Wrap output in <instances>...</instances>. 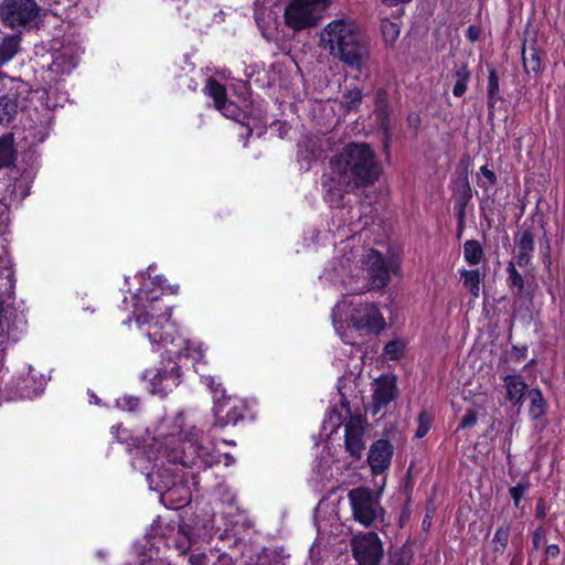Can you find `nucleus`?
I'll list each match as a JSON object with an SVG mask.
<instances>
[{"mask_svg": "<svg viewBox=\"0 0 565 565\" xmlns=\"http://www.w3.org/2000/svg\"><path fill=\"white\" fill-rule=\"evenodd\" d=\"M323 175L324 200L333 207L343 205L347 193L373 185L382 173V164L367 143L350 142L329 161Z\"/></svg>", "mask_w": 565, "mask_h": 565, "instance_id": "obj_1", "label": "nucleus"}, {"mask_svg": "<svg viewBox=\"0 0 565 565\" xmlns=\"http://www.w3.org/2000/svg\"><path fill=\"white\" fill-rule=\"evenodd\" d=\"M156 443L158 459L166 458L168 462L200 470L218 461L213 444L183 412L160 423Z\"/></svg>", "mask_w": 565, "mask_h": 565, "instance_id": "obj_2", "label": "nucleus"}, {"mask_svg": "<svg viewBox=\"0 0 565 565\" xmlns=\"http://www.w3.org/2000/svg\"><path fill=\"white\" fill-rule=\"evenodd\" d=\"M320 45L348 67L361 72L371 57L370 42L351 19H335L320 33Z\"/></svg>", "mask_w": 565, "mask_h": 565, "instance_id": "obj_3", "label": "nucleus"}, {"mask_svg": "<svg viewBox=\"0 0 565 565\" xmlns=\"http://www.w3.org/2000/svg\"><path fill=\"white\" fill-rule=\"evenodd\" d=\"M348 315L354 331L361 334L380 333L385 329L386 322L379 308L374 303L356 302L353 299L343 297L333 309V324L342 341L348 344H356V341L348 332H341L337 327L338 317Z\"/></svg>", "mask_w": 565, "mask_h": 565, "instance_id": "obj_4", "label": "nucleus"}, {"mask_svg": "<svg viewBox=\"0 0 565 565\" xmlns=\"http://www.w3.org/2000/svg\"><path fill=\"white\" fill-rule=\"evenodd\" d=\"M171 307L162 308L150 302L145 311H137L135 320L138 330L150 341L152 349L157 350L161 344H174L177 340V327L170 321Z\"/></svg>", "mask_w": 565, "mask_h": 565, "instance_id": "obj_5", "label": "nucleus"}, {"mask_svg": "<svg viewBox=\"0 0 565 565\" xmlns=\"http://www.w3.org/2000/svg\"><path fill=\"white\" fill-rule=\"evenodd\" d=\"M348 499L355 522L365 527L384 522L385 511L381 505L380 493L365 487H359L349 491Z\"/></svg>", "mask_w": 565, "mask_h": 565, "instance_id": "obj_6", "label": "nucleus"}, {"mask_svg": "<svg viewBox=\"0 0 565 565\" xmlns=\"http://www.w3.org/2000/svg\"><path fill=\"white\" fill-rule=\"evenodd\" d=\"M329 0H289L285 8V22L294 31L318 24Z\"/></svg>", "mask_w": 565, "mask_h": 565, "instance_id": "obj_7", "label": "nucleus"}, {"mask_svg": "<svg viewBox=\"0 0 565 565\" xmlns=\"http://www.w3.org/2000/svg\"><path fill=\"white\" fill-rule=\"evenodd\" d=\"M362 265L369 275V282L352 288L354 294L364 292L369 285L373 289L384 288L390 281V273H396L398 264L396 259L386 260L381 253L374 249L367 250L362 257Z\"/></svg>", "mask_w": 565, "mask_h": 565, "instance_id": "obj_8", "label": "nucleus"}, {"mask_svg": "<svg viewBox=\"0 0 565 565\" xmlns=\"http://www.w3.org/2000/svg\"><path fill=\"white\" fill-rule=\"evenodd\" d=\"M206 385H209L214 392V416L215 425L218 427H225L227 425H235L239 419L243 418L245 412L244 402L237 397L226 396L224 390H221V384L217 383L216 387L215 379L212 376L203 377Z\"/></svg>", "mask_w": 565, "mask_h": 565, "instance_id": "obj_9", "label": "nucleus"}, {"mask_svg": "<svg viewBox=\"0 0 565 565\" xmlns=\"http://www.w3.org/2000/svg\"><path fill=\"white\" fill-rule=\"evenodd\" d=\"M40 8L35 0H4L0 7V18L11 29L26 26L35 21Z\"/></svg>", "mask_w": 565, "mask_h": 565, "instance_id": "obj_10", "label": "nucleus"}, {"mask_svg": "<svg viewBox=\"0 0 565 565\" xmlns=\"http://www.w3.org/2000/svg\"><path fill=\"white\" fill-rule=\"evenodd\" d=\"M351 548L358 565H380L383 544L375 532H364L351 539Z\"/></svg>", "mask_w": 565, "mask_h": 565, "instance_id": "obj_11", "label": "nucleus"}, {"mask_svg": "<svg viewBox=\"0 0 565 565\" xmlns=\"http://www.w3.org/2000/svg\"><path fill=\"white\" fill-rule=\"evenodd\" d=\"M32 179L31 172L19 173L18 170L11 169L8 184L4 185L2 191L0 190V204L9 207L12 204L20 203L29 195Z\"/></svg>", "mask_w": 565, "mask_h": 565, "instance_id": "obj_12", "label": "nucleus"}, {"mask_svg": "<svg viewBox=\"0 0 565 565\" xmlns=\"http://www.w3.org/2000/svg\"><path fill=\"white\" fill-rule=\"evenodd\" d=\"M143 379L149 382V391L164 397L172 392L180 383L179 367L172 363L164 370L148 369L143 372Z\"/></svg>", "mask_w": 565, "mask_h": 565, "instance_id": "obj_13", "label": "nucleus"}, {"mask_svg": "<svg viewBox=\"0 0 565 565\" xmlns=\"http://www.w3.org/2000/svg\"><path fill=\"white\" fill-rule=\"evenodd\" d=\"M56 107V103H46V108L42 111H34L30 114L29 122L24 126V139L31 146L43 142L51 130L53 114L51 108Z\"/></svg>", "mask_w": 565, "mask_h": 565, "instance_id": "obj_14", "label": "nucleus"}, {"mask_svg": "<svg viewBox=\"0 0 565 565\" xmlns=\"http://www.w3.org/2000/svg\"><path fill=\"white\" fill-rule=\"evenodd\" d=\"M25 323L23 315L0 307V352L6 350L10 341L15 342L18 340V334L23 332Z\"/></svg>", "mask_w": 565, "mask_h": 565, "instance_id": "obj_15", "label": "nucleus"}, {"mask_svg": "<svg viewBox=\"0 0 565 565\" xmlns=\"http://www.w3.org/2000/svg\"><path fill=\"white\" fill-rule=\"evenodd\" d=\"M79 47L76 44H63L52 53L51 72L56 74H70L78 64Z\"/></svg>", "mask_w": 565, "mask_h": 565, "instance_id": "obj_16", "label": "nucleus"}, {"mask_svg": "<svg viewBox=\"0 0 565 565\" xmlns=\"http://www.w3.org/2000/svg\"><path fill=\"white\" fill-rule=\"evenodd\" d=\"M178 476L173 475L172 478H163L161 486H158V490L161 491V500L164 503H177L173 507L178 509L185 505L190 501V490L182 481H178Z\"/></svg>", "mask_w": 565, "mask_h": 565, "instance_id": "obj_17", "label": "nucleus"}, {"mask_svg": "<svg viewBox=\"0 0 565 565\" xmlns=\"http://www.w3.org/2000/svg\"><path fill=\"white\" fill-rule=\"evenodd\" d=\"M204 90L214 100V105L217 110H220L226 118L237 120L239 109L235 103L227 100L226 89L222 84L214 78H209Z\"/></svg>", "mask_w": 565, "mask_h": 565, "instance_id": "obj_18", "label": "nucleus"}, {"mask_svg": "<svg viewBox=\"0 0 565 565\" xmlns=\"http://www.w3.org/2000/svg\"><path fill=\"white\" fill-rule=\"evenodd\" d=\"M364 422L360 416L351 417L345 423V449L351 457L361 458L364 445Z\"/></svg>", "mask_w": 565, "mask_h": 565, "instance_id": "obj_19", "label": "nucleus"}, {"mask_svg": "<svg viewBox=\"0 0 565 565\" xmlns=\"http://www.w3.org/2000/svg\"><path fill=\"white\" fill-rule=\"evenodd\" d=\"M393 446L385 439L376 440L369 451V465L375 475L384 472L391 465Z\"/></svg>", "mask_w": 565, "mask_h": 565, "instance_id": "obj_20", "label": "nucleus"}, {"mask_svg": "<svg viewBox=\"0 0 565 565\" xmlns=\"http://www.w3.org/2000/svg\"><path fill=\"white\" fill-rule=\"evenodd\" d=\"M396 396V386L394 379L388 376L380 377L374 384L373 402L376 414L382 407H385Z\"/></svg>", "mask_w": 565, "mask_h": 565, "instance_id": "obj_21", "label": "nucleus"}, {"mask_svg": "<svg viewBox=\"0 0 565 565\" xmlns=\"http://www.w3.org/2000/svg\"><path fill=\"white\" fill-rule=\"evenodd\" d=\"M505 387V398L514 406H521L525 393L527 392V384L520 374H508L503 377Z\"/></svg>", "mask_w": 565, "mask_h": 565, "instance_id": "obj_22", "label": "nucleus"}, {"mask_svg": "<svg viewBox=\"0 0 565 565\" xmlns=\"http://www.w3.org/2000/svg\"><path fill=\"white\" fill-rule=\"evenodd\" d=\"M534 252V239L530 231H522L516 237L515 263L520 267L530 265Z\"/></svg>", "mask_w": 565, "mask_h": 565, "instance_id": "obj_23", "label": "nucleus"}, {"mask_svg": "<svg viewBox=\"0 0 565 565\" xmlns=\"http://www.w3.org/2000/svg\"><path fill=\"white\" fill-rule=\"evenodd\" d=\"M19 107H22L18 97L8 93L0 97V125L9 124L17 115Z\"/></svg>", "mask_w": 565, "mask_h": 565, "instance_id": "obj_24", "label": "nucleus"}, {"mask_svg": "<svg viewBox=\"0 0 565 565\" xmlns=\"http://www.w3.org/2000/svg\"><path fill=\"white\" fill-rule=\"evenodd\" d=\"M20 46V38L18 35H9L0 42V66L13 58ZM7 76L0 71V81Z\"/></svg>", "mask_w": 565, "mask_h": 565, "instance_id": "obj_25", "label": "nucleus"}, {"mask_svg": "<svg viewBox=\"0 0 565 565\" xmlns=\"http://www.w3.org/2000/svg\"><path fill=\"white\" fill-rule=\"evenodd\" d=\"M454 78L455 85L452 88V94L457 97H461L467 90L468 82L470 78V72L466 64H456Z\"/></svg>", "mask_w": 565, "mask_h": 565, "instance_id": "obj_26", "label": "nucleus"}, {"mask_svg": "<svg viewBox=\"0 0 565 565\" xmlns=\"http://www.w3.org/2000/svg\"><path fill=\"white\" fill-rule=\"evenodd\" d=\"M15 160L13 138L11 135L0 137V169L9 168Z\"/></svg>", "mask_w": 565, "mask_h": 565, "instance_id": "obj_27", "label": "nucleus"}, {"mask_svg": "<svg viewBox=\"0 0 565 565\" xmlns=\"http://www.w3.org/2000/svg\"><path fill=\"white\" fill-rule=\"evenodd\" d=\"M527 397L530 399L529 415L533 419H537L545 414L546 403L542 395V392L537 388L527 391Z\"/></svg>", "mask_w": 565, "mask_h": 565, "instance_id": "obj_28", "label": "nucleus"}, {"mask_svg": "<svg viewBox=\"0 0 565 565\" xmlns=\"http://www.w3.org/2000/svg\"><path fill=\"white\" fill-rule=\"evenodd\" d=\"M463 257L469 265H478L483 257V249L476 239H468L463 244Z\"/></svg>", "mask_w": 565, "mask_h": 565, "instance_id": "obj_29", "label": "nucleus"}, {"mask_svg": "<svg viewBox=\"0 0 565 565\" xmlns=\"http://www.w3.org/2000/svg\"><path fill=\"white\" fill-rule=\"evenodd\" d=\"M524 68L527 73L537 74L541 68V57L535 47H524L522 52Z\"/></svg>", "mask_w": 565, "mask_h": 565, "instance_id": "obj_30", "label": "nucleus"}, {"mask_svg": "<svg viewBox=\"0 0 565 565\" xmlns=\"http://www.w3.org/2000/svg\"><path fill=\"white\" fill-rule=\"evenodd\" d=\"M461 277L463 279L465 286L469 289L471 295L475 297L479 296L480 291V273L478 270H462Z\"/></svg>", "mask_w": 565, "mask_h": 565, "instance_id": "obj_31", "label": "nucleus"}, {"mask_svg": "<svg viewBox=\"0 0 565 565\" xmlns=\"http://www.w3.org/2000/svg\"><path fill=\"white\" fill-rule=\"evenodd\" d=\"M382 34L384 42L388 45H393L399 36V25L390 20H383L381 24Z\"/></svg>", "mask_w": 565, "mask_h": 565, "instance_id": "obj_32", "label": "nucleus"}, {"mask_svg": "<svg viewBox=\"0 0 565 565\" xmlns=\"http://www.w3.org/2000/svg\"><path fill=\"white\" fill-rule=\"evenodd\" d=\"M514 262H510L507 267L508 285L510 288H515L518 294H522L524 289V280L522 275L516 270Z\"/></svg>", "mask_w": 565, "mask_h": 565, "instance_id": "obj_33", "label": "nucleus"}, {"mask_svg": "<svg viewBox=\"0 0 565 565\" xmlns=\"http://www.w3.org/2000/svg\"><path fill=\"white\" fill-rule=\"evenodd\" d=\"M510 537V527L509 526H500L493 536V551L494 553L502 554L508 545Z\"/></svg>", "mask_w": 565, "mask_h": 565, "instance_id": "obj_34", "label": "nucleus"}, {"mask_svg": "<svg viewBox=\"0 0 565 565\" xmlns=\"http://www.w3.org/2000/svg\"><path fill=\"white\" fill-rule=\"evenodd\" d=\"M404 343L399 340L390 341L384 348V354L390 360H397L403 355Z\"/></svg>", "mask_w": 565, "mask_h": 565, "instance_id": "obj_35", "label": "nucleus"}, {"mask_svg": "<svg viewBox=\"0 0 565 565\" xmlns=\"http://www.w3.org/2000/svg\"><path fill=\"white\" fill-rule=\"evenodd\" d=\"M430 416L427 413H420L417 419V429L415 431V437L418 439L423 438L430 429Z\"/></svg>", "mask_w": 565, "mask_h": 565, "instance_id": "obj_36", "label": "nucleus"}, {"mask_svg": "<svg viewBox=\"0 0 565 565\" xmlns=\"http://www.w3.org/2000/svg\"><path fill=\"white\" fill-rule=\"evenodd\" d=\"M117 406L127 412H135L139 407V398L134 396H122L116 401Z\"/></svg>", "mask_w": 565, "mask_h": 565, "instance_id": "obj_37", "label": "nucleus"}, {"mask_svg": "<svg viewBox=\"0 0 565 565\" xmlns=\"http://www.w3.org/2000/svg\"><path fill=\"white\" fill-rule=\"evenodd\" d=\"M499 93V78L495 74L494 70L490 71L489 74V83H488V97H489V104L494 103V98Z\"/></svg>", "mask_w": 565, "mask_h": 565, "instance_id": "obj_38", "label": "nucleus"}, {"mask_svg": "<svg viewBox=\"0 0 565 565\" xmlns=\"http://www.w3.org/2000/svg\"><path fill=\"white\" fill-rule=\"evenodd\" d=\"M529 484H522L519 483L514 487H511L509 492L511 498L513 499L514 505L518 508L521 501V498L523 497L524 492L527 490Z\"/></svg>", "mask_w": 565, "mask_h": 565, "instance_id": "obj_39", "label": "nucleus"}, {"mask_svg": "<svg viewBox=\"0 0 565 565\" xmlns=\"http://www.w3.org/2000/svg\"><path fill=\"white\" fill-rule=\"evenodd\" d=\"M477 420H478L477 412L473 409H469L465 414V416L461 418L458 429H465L468 427H472L473 425L477 424Z\"/></svg>", "mask_w": 565, "mask_h": 565, "instance_id": "obj_40", "label": "nucleus"}, {"mask_svg": "<svg viewBox=\"0 0 565 565\" xmlns=\"http://www.w3.org/2000/svg\"><path fill=\"white\" fill-rule=\"evenodd\" d=\"M345 104L349 108L356 107L362 100V94L360 90H351L345 95Z\"/></svg>", "mask_w": 565, "mask_h": 565, "instance_id": "obj_41", "label": "nucleus"}, {"mask_svg": "<svg viewBox=\"0 0 565 565\" xmlns=\"http://www.w3.org/2000/svg\"><path fill=\"white\" fill-rule=\"evenodd\" d=\"M189 562L192 565H207L209 558L204 553H191Z\"/></svg>", "mask_w": 565, "mask_h": 565, "instance_id": "obj_42", "label": "nucleus"}, {"mask_svg": "<svg viewBox=\"0 0 565 565\" xmlns=\"http://www.w3.org/2000/svg\"><path fill=\"white\" fill-rule=\"evenodd\" d=\"M390 565H409V558L404 554H394L391 556Z\"/></svg>", "mask_w": 565, "mask_h": 565, "instance_id": "obj_43", "label": "nucleus"}, {"mask_svg": "<svg viewBox=\"0 0 565 565\" xmlns=\"http://www.w3.org/2000/svg\"><path fill=\"white\" fill-rule=\"evenodd\" d=\"M480 172L489 184L493 185L497 182V177L494 172L489 170L486 166H482L480 168Z\"/></svg>", "mask_w": 565, "mask_h": 565, "instance_id": "obj_44", "label": "nucleus"}, {"mask_svg": "<svg viewBox=\"0 0 565 565\" xmlns=\"http://www.w3.org/2000/svg\"><path fill=\"white\" fill-rule=\"evenodd\" d=\"M467 39L471 42H476L480 36V29L476 25H470L467 30Z\"/></svg>", "mask_w": 565, "mask_h": 565, "instance_id": "obj_45", "label": "nucleus"}, {"mask_svg": "<svg viewBox=\"0 0 565 565\" xmlns=\"http://www.w3.org/2000/svg\"><path fill=\"white\" fill-rule=\"evenodd\" d=\"M559 554V547L555 544L548 545L546 547V555L551 557H556Z\"/></svg>", "mask_w": 565, "mask_h": 565, "instance_id": "obj_46", "label": "nucleus"}, {"mask_svg": "<svg viewBox=\"0 0 565 565\" xmlns=\"http://www.w3.org/2000/svg\"><path fill=\"white\" fill-rule=\"evenodd\" d=\"M6 278H7L8 282H9L8 292H9V296L11 297V295L13 294V288H14V276H13V273L12 271H8Z\"/></svg>", "mask_w": 565, "mask_h": 565, "instance_id": "obj_47", "label": "nucleus"}, {"mask_svg": "<svg viewBox=\"0 0 565 565\" xmlns=\"http://www.w3.org/2000/svg\"><path fill=\"white\" fill-rule=\"evenodd\" d=\"M175 547H177V550H178L181 554L185 553V552L190 548V541H189V539H186V541H185V542L177 543V544H175Z\"/></svg>", "mask_w": 565, "mask_h": 565, "instance_id": "obj_48", "label": "nucleus"}, {"mask_svg": "<svg viewBox=\"0 0 565 565\" xmlns=\"http://www.w3.org/2000/svg\"><path fill=\"white\" fill-rule=\"evenodd\" d=\"M15 90L19 92L20 94H22V93H28L29 88L25 83L19 81L15 84Z\"/></svg>", "mask_w": 565, "mask_h": 565, "instance_id": "obj_49", "label": "nucleus"}, {"mask_svg": "<svg viewBox=\"0 0 565 565\" xmlns=\"http://www.w3.org/2000/svg\"><path fill=\"white\" fill-rule=\"evenodd\" d=\"M385 4L390 6V7H394V6H397L399 3H408L411 2L412 0H382Z\"/></svg>", "mask_w": 565, "mask_h": 565, "instance_id": "obj_50", "label": "nucleus"}, {"mask_svg": "<svg viewBox=\"0 0 565 565\" xmlns=\"http://www.w3.org/2000/svg\"><path fill=\"white\" fill-rule=\"evenodd\" d=\"M147 477H148V480H149L150 487H152V483L154 482V478H156V477H157V478H161V477H163V476L161 475V472H160V471H157V472H150V473H148V476H147Z\"/></svg>", "mask_w": 565, "mask_h": 565, "instance_id": "obj_51", "label": "nucleus"}, {"mask_svg": "<svg viewBox=\"0 0 565 565\" xmlns=\"http://www.w3.org/2000/svg\"><path fill=\"white\" fill-rule=\"evenodd\" d=\"M153 281L161 288H164L163 282L166 281V278L163 276H161V275L156 276Z\"/></svg>", "mask_w": 565, "mask_h": 565, "instance_id": "obj_52", "label": "nucleus"}, {"mask_svg": "<svg viewBox=\"0 0 565 565\" xmlns=\"http://www.w3.org/2000/svg\"><path fill=\"white\" fill-rule=\"evenodd\" d=\"M536 515H537V518H544L545 510H544V507L542 504H537L536 505Z\"/></svg>", "mask_w": 565, "mask_h": 565, "instance_id": "obj_53", "label": "nucleus"}, {"mask_svg": "<svg viewBox=\"0 0 565 565\" xmlns=\"http://www.w3.org/2000/svg\"><path fill=\"white\" fill-rule=\"evenodd\" d=\"M178 288L179 286L178 285H174V286H168V287H164L163 289H166L167 291H169L170 294H175L178 291Z\"/></svg>", "mask_w": 565, "mask_h": 565, "instance_id": "obj_54", "label": "nucleus"}, {"mask_svg": "<svg viewBox=\"0 0 565 565\" xmlns=\"http://www.w3.org/2000/svg\"><path fill=\"white\" fill-rule=\"evenodd\" d=\"M533 542H534L535 547H539V544H540V535L539 534H536L534 536Z\"/></svg>", "mask_w": 565, "mask_h": 565, "instance_id": "obj_55", "label": "nucleus"}, {"mask_svg": "<svg viewBox=\"0 0 565 565\" xmlns=\"http://www.w3.org/2000/svg\"><path fill=\"white\" fill-rule=\"evenodd\" d=\"M252 132H253V128L250 127V125H249V124H247V125H246V134H247V136H250V135H252Z\"/></svg>", "mask_w": 565, "mask_h": 565, "instance_id": "obj_56", "label": "nucleus"}, {"mask_svg": "<svg viewBox=\"0 0 565 565\" xmlns=\"http://www.w3.org/2000/svg\"><path fill=\"white\" fill-rule=\"evenodd\" d=\"M480 186L487 188V184L484 182H479Z\"/></svg>", "mask_w": 565, "mask_h": 565, "instance_id": "obj_57", "label": "nucleus"}, {"mask_svg": "<svg viewBox=\"0 0 565 565\" xmlns=\"http://www.w3.org/2000/svg\"><path fill=\"white\" fill-rule=\"evenodd\" d=\"M52 93V88H50L46 94H47V97H50V94Z\"/></svg>", "mask_w": 565, "mask_h": 565, "instance_id": "obj_58", "label": "nucleus"}]
</instances>
